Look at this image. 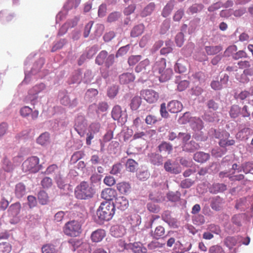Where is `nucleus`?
<instances>
[{
	"mask_svg": "<svg viewBox=\"0 0 253 253\" xmlns=\"http://www.w3.org/2000/svg\"><path fill=\"white\" fill-rule=\"evenodd\" d=\"M95 193L94 189L85 181H82L78 185L75 191L76 197L78 199L86 200L93 197Z\"/></svg>",
	"mask_w": 253,
	"mask_h": 253,
	"instance_id": "obj_1",
	"label": "nucleus"
},
{
	"mask_svg": "<svg viewBox=\"0 0 253 253\" xmlns=\"http://www.w3.org/2000/svg\"><path fill=\"white\" fill-rule=\"evenodd\" d=\"M115 212L114 203L103 202L97 211V214L100 220L108 221L111 219Z\"/></svg>",
	"mask_w": 253,
	"mask_h": 253,
	"instance_id": "obj_2",
	"label": "nucleus"
},
{
	"mask_svg": "<svg viewBox=\"0 0 253 253\" xmlns=\"http://www.w3.org/2000/svg\"><path fill=\"white\" fill-rule=\"evenodd\" d=\"M166 60L161 58L157 61L153 66L154 72H158L161 75L160 80L166 81L169 80L172 75V70L170 68L166 69Z\"/></svg>",
	"mask_w": 253,
	"mask_h": 253,
	"instance_id": "obj_3",
	"label": "nucleus"
},
{
	"mask_svg": "<svg viewBox=\"0 0 253 253\" xmlns=\"http://www.w3.org/2000/svg\"><path fill=\"white\" fill-rule=\"evenodd\" d=\"M40 160L36 156H32L28 158L22 164L23 171L27 172L36 173L42 168L39 164Z\"/></svg>",
	"mask_w": 253,
	"mask_h": 253,
	"instance_id": "obj_4",
	"label": "nucleus"
},
{
	"mask_svg": "<svg viewBox=\"0 0 253 253\" xmlns=\"http://www.w3.org/2000/svg\"><path fill=\"white\" fill-rule=\"evenodd\" d=\"M64 233L71 237H77L82 232L80 223L76 220H72L67 222L63 227Z\"/></svg>",
	"mask_w": 253,
	"mask_h": 253,
	"instance_id": "obj_5",
	"label": "nucleus"
},
{
	"mask_svg": "<svg viewBox=\"0 0 253 253\" xmlns=\"http://www.w3.org/2000/svg\"><path fill=\"white\" fill-rule=\"evenodd\" d=\"M141 96L149 103H154L159 98V94L153 89H145L141 91Z\"/></svg>",
	"mask_w": 253,
	"mask_h": 253,
	"instance_id": "obj_6",
	"label": "nucleus"
},
{
	"mask_svg": "<svg viewBox=\"0 0 253 253\" xmlns=\"http://www.w3.org/2000/svg\"><path fill=\"white\" fill-rule=\"evenodd\" d=\"M164 169L167 171L173 174H178L181 171L180 166L177 163L172 162L170 160L165 163Z\"/></svg>",
	"mask_w": 253,
	"mask_h": 253,
	"instance_id": "obj_7",
	"label": "nucleus"
},
{
	"mask_svg": "<svg viewBox=\"0 0 253 253\" xmlns=\"http://www.w3.org/2000/svg\"><path fill=\"white\" fill-rule=\"evenodd\" d=\"M100 196L103 199L107 201H111L117 198V193L114 189L106 188L102 191Z\"/></svg>",
	"mask_w": 253,
	"mask_h": 253,
	"instance_id": "obj_8",
	"label": "nucleus"
},
{
	"mask_svg": "<svg viewBox=\"0 0 253 253\" xmlns=\"http://www.w3.org/2000/svg\"><path fill=\"white\" fill-rule=\"evenodd\" d=\"M162 218L169 226L172 228H177L178 227V222L177 219L171 216V212L169 211H166L162 213Z\"/></svg>",
	"mask_w": 253,
	"mask_h": 253,
	"instance_id": "obj_9",
	"label": "nucleus"
},
{
	"mask_svg": "<svg viewBox=\"0 0 253 253\" xmlns=\"http://www.w3.org/2000/svg\"><path fill=\"white\" fill-rule=\"evenodd\" d=\"M114 205L115 206V208H117L121 211H125L128 207V201L126 197L120 196L116 198Z\"/></svg>",
	"mask_w": 253,
	"mask_h": 253,
	"instance_id": "obj_10",
	"label": "nucleus"
},
{
	"mask_svg": "<svg viewBox=\"0 0 253 253\" xmlns=\"http://www.w3.org/2000/svg\"><path fill=\"white\" fill-rule=\"evenodd\" d=\"M106 236V232L104 229H98L93 231L90 236V239L93 243L101 242Z\"/></svg>",
	"mask_w": 253,
	"mask_h": 253,
	"instance_id": "obj_11",
	"label": "nucleus"
},
{
	"mask_svg": "<svg viewBox=\"0 0 253 253\" xmlns=\"http://www.w3.org/2000/svg\"><path fill=\"white\" fill-rule=\"evenodd\" d=\"M182 107V103L176 100L171 101L168 104V109L172 113H177L180 112Z\"/></svg>",
	"mask_w": 253,
	"mask_h": 253,
	"instance_id": "obj_12",
	"label": "nucleus"
},
{
	"mask_svg": "<svg viewBox=\"0 0 253 253\" xmlns=\"http://www.w3.org/2000/svg\"><path fill=\"white\" fill-rule=\"evenodd\" d=\"M135 79L132 73H124L119 76V81L121 84H128L133 82Z\"/></svg>",
	"mask_w": 253,
	"mask_h": 253,
	"instance_id": "obj_13",
	"label": "nucleus"
},
{
	"mask_svg": "<svg viewBox=\"0 0 253 253\" xmlns=\"http://www.w3.org/2000/svg\"><path fill=\"white\" fill-rule=\"evenodd\" d=\"M210 158V155L208 153L204 152H197L194 154V160L200 163H204L207 162Z\"/></svg>",
	"mask_w": 253,
	"mask_h": 253,
	"instance_id": "obj_14",
	"label": "nucleus"
},
{
	"mask_svg": "<svg viewBox=\"0 0 253 253\" xmlns=\"http://www.w3.org/2000/svg\"><path fill=\"white\" fill-rule=\"evenodd\" d=\"M118 191L122 194H126L130 191L131 186L128 182L123 181L117 184Z\"/></svg>",
	"mask_w": 253,
	"mask_h": 253,
	"instance_id": "obj_15",
	"label": "nucleus"
},
{
	"mask_svg": "<svg viewBox=\"0 0 253 253\" xmlns=\"http://www.w3.org/2000/svg\"><path fill=\"white\" fill-rule=\"evenodd\" d=\"M21 209V206L19 202L11 204L8 210V214L12 216H17L19 214Z\"/></svg>",
	"mask_w": 253,
	"mask_h": 253,
	"instance_id": "obj_16",
	"label": "nucleus"
},
{
	"mask_svg": "<svg viewBox=\"0 0 253 253\" xmlns=\"http://www.w3.org/2000/svg\"><path fill=\"white\" fill-rule=\"evenodd\" d=\"M191 126L195 131H199L204 127L203 122L200 118H193L190 121Z\"/></svg>",
	"mask_w": 253,
	"mask_h": 253,
	"instance_id": "obj_17",
	"label": "nucleus"
},
{
	"mask_svg": "<svg viewBox=\"0 0 253 253\" xmlns=\"http://www.w3.org/2000/svg\"><path fill=\"white\" fill-rule=\"evenodd\" d=\"M182 148L184 151L192 152L199 149L200 145L195 141L191 140L188 143L184 144Z\"/></svg>",
	"mask_w": 253,
	"mask_h": 253,
	"instance_id": "obj_18",
	"label": "nucleus"
},
{
	"mask_svg": "<svg viewBox=\"0 0 253 253\" xmlns=\"http://www.w3.org/2000/svg\"><path fill=\"white\" fill-rule=\"evenodd\" d=\"M150 65V61L148 59H146L141 61L135 67V71L136 72H143V73H147V68Z\"/></svg>",
	"mask_w": 253,
	"mask_h": 253,
	"instance_id": "obj_19",
	"label": "nucleus"
},
{
	"mask_svg": "<svg viewBox=\"0 0 253 253\" xmlns=\"http://www.w3.org/2000/svg\"><path fill=\"white\" fill-rule=\"evenodd\" d=\"M223 199L219 196H216L213 198L211 204V208L212 210L218 211L221 209Z\"/></svg>",
	"mask_w": 253,
	"mask_h": 253,
	"instance_id": "obj_20",
	"label": "nucleus"
},
{
	"mask_svg": "<svg viewBox=\"0 0 253 253\" xmlns=\"http://www.w3.org/2000/svg\"><path fill=\"white\" fill-rule=\"evenodd\" d=\"M181 77L177 76L175 79V83L177 84V89L179 91L184 90L189 85V83L186 80L181 81Z\"/></svg>",
	"mask_w": 253,
	"mask_h": 253,
	"instance_id": "obj_21",
	"label": "nucleus"
},
{
	"mask_svg": "<svg viewBox=\"0 0 253 253\" xmlns=\"http://www.w3.org/2000/svg\"><path fill=\"white\" fill-rule=\"evenodd\" d=\"M222 50V46L220 45L215 46H206L205 50L209 55H213L217 54Z\"/></svg>",
	"mask_w": 253,
	"mask_h": 253,
	"instance_id": "obj_22",
	"label": "nucleus"
},
{
	"mask_svg": "<svg viewBox=\"0 0 253 253\" xmlns=\"http://www.w3.org/2000/svg\"><path fill=\"white\" fill-rule=\"evenodd\" d=\"M144 28V25L142 24L134 26L131 31V37L135 38L140 36L143 33Z\"/></svg>",
	"mask_w": 253,
	"mask_h": 253,
	"instance_id": "obj_23",
	"label": "nucleus"
},
{
	"mask_svg": "<svg viewBox=\"0 0 253 253\" xmlns=\"http://www.w3.org/2000/svg\"><path fill=\"white\" fill-rule=\"evenodd\" d=\"M15 193L18 198L22 197L26 194V187L22 183H19L15 186Z\"/></svg>",
	"mask_w": 253,
	"mask_h": 253,
	"instance_id": "obj_24",
	"label": "nucleus"
},
{
	"mask_svg": "<svg viewBox=\"0 0 253 253\" xmlns=\"http://www.w3.org/2000/svg\"><path fill=\"white\" fill-rule=\"evenodd\" d=\"M49 133L45 132L42 133L37 139V142L41 145H45L49 141Z\"/></svg>",
	"mask_w": 253,
	"mask_h": 253,
	"instance_id": "obj_25",
	"label": "nucleus"
},
{
	"mask_svg": "<svg viewBox=\"0 0 253 253\" xmlns=\"http://www.w3.org/2000/svg\"><path fill=\"white\" fill-rule=\"evenodd\" d=\"M130 248L134 253H146L147 249L140 243H134L130 245Z\"/></svg>",
	"mask_w": 253,
	"mask_h": 253,
	"instance_id": "obj_26",
	"label": "nucleus"
},
{
	"mask_svg": "<svg viewBox=\"0 0 253 253\" xmlns=\"http://www.w3.org/2000/svg\"><path fill=\"white\" fill-rule=\"evenodd\" d=\"M165 233V230L164 227L161 225L157 226L154 232L152 233V236L153 238L159 239L163 238Z\"/></svg>",
	"mask_w": 253,
	"mask_h": 253,
	"instance_id": "obj_27",
	"label": "nucleus"
},
{
	"mask_svg": "<svg viewBox=\"0 0 253 253\" xmlns=\"http://www.w3.org/2000/svg\"><path fill=\"white\" fill-rule=\"evenodd\" d=\"M137 167L138 163L131 159H128L126 164V169L130 172H134L135 171Z\"/></svg>",
	"mask_w": 253,
	"mask_h": 253,
	"instance_id": "obj_28",
	"label": "nucleus"
},
{
	"mask_svg": "<svg viewBox=\"0 0 253 253\" xmlns=\"http://www.w3.org/2000/svg\"><path fill=\"white\" fill-rule=\"evenodd\" d=\"M159 150L160 152H165L170 154L172 150V146L169 143L163 141L158 146Z\"/></svg>",
	"mask_w": 253,
	"mask_h": 253,
	"instance_id": "obj_29",
	"label": "nucleus"
},
{
	"mask_svg": "<svg viewBox=\"0 0 253 253\" xmlns=\"http://www.w3.org/2000/svg\"><path fill=\"white\" fill-rule=\"evenodd\" d=\"M112 117L114 120L119 121L122 116V108L119 105L115 106L112 111Z\"/></svg>",
	"mask_w": 253,
	"mask_h": 253,
	"instance_id": "obj_30",
	"label": "nucleus"
},
{
	"mask_svg": "<svg viewBox=\"0 0 253 253\" xmlns=\"http://www.w3.org/2000/svg\"><path fill=\"white\" fill-rule=\"evenodd\" d=\"M124 228L119 226H115L111 229L112 235L116 238L122 237L124 235Z\"/></svg>",
	"mask_w": 253,
	"mask_h": 253,
	"instance_id": "obj_31",
	"label": "nucleus"
},
{
	"mask_svg": "<svg viewBox=\"0 0 253 253\" xmlns=\"http://www.w3.org/2000/svg\"><path fill=\"white\" fill-rule=\"evenodd\" d=\"M38 198L39 203L42 205L47 204L48 202V195L44 191H41L38 193Z\"/></svg>",
	"mask_w": 253,
	"mask_h": 253,
	"instance_id": "obj_32",
	"label": "nucleus"
},
{
	"mask_svg": "<svg viewBox=\"0 0 253 253\" xmlns=\"http://www.w3.org/2000/svg\"><path fill=\"white\" fill-rule=\"evenodd\" d=\"M181 193L179 191L169 192L167 194L168 199L171 202H177L179 200Z\"/></svg>",
	"mask_w": 253,
	"mask_h": 253,
	"instance_id": "obj_33",
	"label": "nucleus"
},
{
	"mask_svg": "<svg viewBox=\"0 0 253 253\" xmlns=\"http://www.w3.org/2000/svg\"><path fill=\"white\" fill-rule=\"evenodd\" d=\"M107 55H108V53L106 51H105V50L101 51L96 58V59H95L96 63H97L99 65H102L104 63L105 59L107 58Z\"/></svg>",
	"mask_w": 253,
	"mask_h": 253,
	"instance_id": "obj_34",
	"label": "nucleus"
},
{
	"mask_svg": "<svg viewBox=\"0 0 253 253\" xmlns=\"http://www.w3.org/2000/svg\"><path fill=\"white\" fill-rule=\"evenodd\" d=\"M155 7V4L154 3H150L147 5L141 13V15L142 17H146L151 14L153 11Z\"/></svg>",
	"mask_w": 253,
	"mask_h": 253,
	"instance_id": "obj_35",
	"label": "nucleus"
},
{
	"mask_svg": "<svg viewBox=\"0 0 253 253\" xmlns=\"http://www.w3.org/2000/svg\"><path fill=\"white\" fill-rule=\"evenodd\" d=\"M141 103V98L139 96H134L131 100L130 106L133 110H136Z\"/></svg>",
	"mask_w": 253,
	"mask_h": 253,
	"instance_id": "obj_36",
	"label": "nucleus"
},
{
	"mask_svg": "<svg viewBox=\"0 0 253 253\" xmlns=\"http://www.w3.org/2000/svg\"><path fill=\"white\" fill-rule=\"evenodd\" d=\"M149 198L151 200L156 202H162L165 200V197L160 192L150 194Z\"/></svg>",
	"mask_w": 253,
	"mask_h": 253,
	"instance_id": "obj_37",
	"label": "nucleus"
},
{
	"mask_svg": "<svg viewBox=\"0 0 253 253\" xmlns=\"http://www.w3.org/2000/svg\"><path fill=\"white\" fill-rule=\"evenodd\" d=\"M53 184L52 180L49 177H44L41 182V185L43 189H47L51 187Z\"/></svg>",
	"mask_w": 253,
	"mask_h": 253,
	"instance_id": "obj_38",
	"label": "nucleus"
},
{
	"mask_svg": "<svg viewBox=\"0 0 253 253\" xmlns=\"http://www.w3.org/2000/svg\"><path fill=\"white\" fill-rule=\"evenodd\" d=\"M11 249V245L8 242L0 243V253H9Z\"/></svg>",
	"mask_w": 253,
	"mask_h": 253,
	"instance_id": "obj_39",
	"label": "nucleus"
},
{
	"mask_svg": "<svg viewBox=\"0 0 253 253\" xmlns=\"http://www.w3.org/2000/svg\"><path fill=\"white\" fill-rule=\"evenodd\" d=\"M42 251V253H57L54 246L51 244H46L43 246Z\"/></svg>",
	"mask_w": 253,
	"mask_h": 253,
	"instance_id": "obj_40",
	"label": "nucleus"
},
{
	"mask_svg": "<svg viewBox=\"0 0 253 253\" xmlns=\"http://www.w3.org/2000/svg\"><path fill=\"white\" fill-rule=\"evenodd\" d=\"M240 113V108L237 105H234L231 106L230 111V115L231 118H237Z\"/></svg>",
	"mask_w": 253,
	"mask_h": 253,
	"instance_id": "obj_41",
	"label": "nucleus"
},
{
	"mask_svg": "<svg viewBox=\"0 0 253 253\" xmlns=\"http://www.w3.org/2000/svg\"><path fill=\"white\" fill-rule=\"evenodd\" d=\"M55 180L57 184L58 187L60 189H63L64 188L66 184L65 182L61 175L60 173H58L56 175L55 178Z\"/></svg>",
	"mask_w": 253,
	"mask_h": 253,
	"instance_id": "obj_42",
	"label": "nucleus"
},
{
	"mask_svg": "<svg viewBox=\"0 0 253 253\" xmlns=\"http://www.w3.org/2000/svg\"><path fill=\"white\" fill-rule=\"evenodd\" d=\"M214 193L221 192L226 190V186L223 183H215L212 185Z\"/></svg>",
	"mask_w": 253,
	"mask_h": 253,
	"instance_id": "obj_43",
	"label": "nucleus"
},
{
	"mask_svg": "<svg viewBox=\"0 0 253 253\" xmlns=\"http://www.w3.org/2000/svg\"><path fill=\"white\" fill-rule=\"evenodd\" d=\"M81 253H90L91 248L89 243L87 242H83L79 249Z\"/></svg>",
	"mask_w": 253,
	"mask_h": 253,
	"instance_id": "obj_44",
	"label": "nucleus"
},
{
	"mask_svg": "<svg viewBox=\"0 0 253 253\" xmlns=\"http://www.w3.org/2000/svg\"><path fill=\"white\" fill-rule=\"evenodd\" d=\"M225 245L231 249L235 246L237 243V240L233 237H227L224 240Z\"/></svg>",
	"mask_w": 253,
	"mask_h": 253,
	"instance_id": "obj_45",
	"label": "nucleus"
},
{
	"mask_svg": "<svg viewBox=\"0 0 253 253\" xmlns=\"http://www.w3.org/2000/svg\"><path fill=\"white\" fill-rule=\"evenodd\" d=\"M123 168V165L121 163L116 164L113 166L110 173L113 175H117L119 173H121Z\"/></svg>",
	"mask_w": 253,
	"mask_h": 253,
	"instance_id": "obj_46",
	"label": "nucleus"
},
{
	"mask_svg": "<svg viewBox=\"0 0 253 253\" xmlns=\"http://www.w3.org/2000/svg\"><path fill=\"white\" fill-rule=\"evenodd\" d=\"M242 170L245 173H248L253 170V162H248L242 164Z\"/></svg>",
	"mask_w": 253,
	"mask_h": 253,
	"instance_id": "obj_47",
	"label": "nucleus"
},
{
	"mask_svg": "<svg viewBox=\"0 0 253 253\" xmlns=\"http://www.w3.org/2000/svg\"><path fill=\"white\" fill-rule=\"evenodd\" d=\"M237 50V47L235 45H232L227 47L224 51V55L225 56L229 57L232 56L235 54V52Z\"/></svg>",
	"mask_w": 253,
	"mask_h": 253,
	"instance_id": "obj_48",
	"label": "nucleus"
},
{
	"mask_svg": "<svg viewBox=\"0 0 253 253\" xmlns=\"http://www.w3.org/2000/svg\"><path fill=\"white\" fill-rule=\"evenodd\" d=\"M174 70L176 72L183 73L186 72V67L178 60L174 66Z\"/></svg>",
	"mask_w": 253,
	"mask_h": 253,
	"instance_id": "obj_49",
	"label": "nucleus"
},
{
	"mask_svg": "<svg viewBox=\"0 0 253 253\" xmlns=\"http://www.w3.org/2000/svg\"><path fill=\"white\" fill-rule=\"evenodd\" d=\"M151 161L155 165H159L162 163V156L159 154L153 153L151 155Z\"/></svg>",
	"mask_w": 253,
	"mask_h": 253,
	"instance_id": "obj_50",
	"label": "nucleus"
},
{
	"mask_svg": "<svg viewBox=\"0 0 253 253\" xmlns=\"http://www.w3.org/2000/svg\"><path fill=\"white\" fill-rule=\"evenodd\" d=\"M171 42L169 41L166 42V46L163 47L160 51L161 54H167L172 51Z\"/></svg>",
	"mask_w": 253,
	"mask_h": 253,
	"instance_id": "obj_51",
	"label": "nucleus"
},
{
	"mask_svg": "<svg viewBox=\"0 0 253 253\" xmlns=\"http://www.w3.org/2000/svg\"><path fill=\"white\" fill-rule=\"evenodd\" d=\"M141 59V55H132L128 59V63L129 66H133Z\"/></svg>",
	"mask_w": 253,
	"mask_h": 253,
	"instance_id": "obj_52",
	"label": "nucleus"
},
{
	"mask_svg": "<svg viewBox=\"0 0 253 253\" xmlns=\"http://www.w3.org/2000/svg\"><path fill=\"white\" fill-rule=\"evenodd\" d=\"M45 88V85L43 84H40L35 85L30 90L31 94H37L42 90Z\"/></svg>",
	"mask_w": 253,
	"mask_h": 253,
	"instance_id": "obj_53",
	"label": "nucleus"
},
{
	"mask_svg": "<svg viewBox=\"0 0 253 253\" xmlns=\"http://www.w3.org/2000/svg\"><path fill=\"white\" fill-rule=\"evenodd\" d=\"M181 138L182 141L183 145L188 143V141L191 138V135L188 133L179 132L178 135V139Z\"/></svg>",
	"mask_w": 253,
	"mask_h": 253,
	"instance_id": "obj_54",
	"label": "nucleus"
},
{
	"mask_svg": "<svg viewBox=\"0 0 253 253\" xmlns=\"http://www.w3.org/2000/svg\"><path fill=\"white\" fill-rule=\"evenodd\" d=\"M121 16V14L118 12L110 13L107 18V21L111 23L117 21Z\"/></svg>",
	"mask_w": 253,
	"mask_h": 253,
	"instance_id": "obj_55",
	"label": "nucleus"
},
{
	"mask_svg": "<svg viewBox=\"0 0 253 253\" xmlns=\"http://www.w3.org/2000/svg\"><path fill=\"white\" fill-rule=\"evenodd\" d=\"M104 183L107 186L111 187L116 183L115 179L112 176H106L103 180Z\"/></svg>",
	"mask_w": 253,
	"mask_h": 253,
	"instance_id": "obj_56",
	"label": "nucleus"
},
{
	"mask_svg": "<svg viewBox=\"0 0 253 253\" xmlns=\"http://www.w3.org/2000/svg\"><path fill=\"white\" fill-rule=\"evenodd\" d=\"M208 108L211 111H216L218 108V104L213 99L209 100L207 103Z\"/></svg>",
	"mask_w": 253,
	"mask_h": 253,
	"instance_id": "obj_57",
	"label": "nucleus"
},
{
	"mask_svg": "<svg viewBox=\"0 0 253 253\" xmlns=\"http://www.w3.org/2000/svg\"><path fill=\"white\" fill-rule=\"evenodd\" d=\"M209 253H225L222 247L218 245L211 247L209 250Z\"/></svg>",
	"mask_w": 253,
	"mask_h": 253,
	"instance_id": "obj_58",
	"label": "nucleus"
},
{
	"mask_svg": "<svg viewBox=\"0 0 253 253\" xmlns=\"http://www.w3.org/2000/svg\"><path fill=\"white\" fill-rule=\"evenodd\" d=\"M100 128V124L97 122L92 123L89 126V130L91 132L93 133L99 132Z\"/></svg>",
	"mask_w": 253,
	"mask_h": 253,
	"instance_id": "obj_59",
	"label": "nucleus"
},
{
	"mask_svg": "<svg viewBox=\"0 0 253 253\" xmlns=\"http://www.w3.org/2000/svg\"><path fill=\"white\" fill-rule=\"evenodd\" d=\"M149 211L154 213H158L160 211V207L153 203H148L147 206Z\"/></svg>",
	"mask_w": 253,
	"mask_h": 253,
	"instance_id": "obj_60",
	"label": "nucleus"
},
{
	"mask_svg": "<svg viewBox=\"0 0 253 253\" xmlns=\"http://www.w3.org/2000/svg\"><path fill=\"white\" fill-rule=\"evenodd\" d=\"M248 55L244 50H239L233 55V58L235 60H238L240 58H246Z\"/></svg>",
	"mask_w": 253,
	"mask_h": 253,
	"instance_id": "obj_61",
	"label": "nucleus"
},
{
	"mask_svg": "<svg viewBox=\"0 0 253 253\" xmlns=\"http://www.w3.org/2000/svg\"><path fill=\"white\" fill-rule=\"evenodd\" d=\"M194 183V181L190 179H185L182 180L180 183V186L182 188H188Z\"/></svg>",
	"mask_w": 253,
	"mask_h": 253,
	"instance_id": "obj_62",
	"label": "nucleus"
},
{
	"mask_svg": "<svg viewBox=\"0 0 253 253\" xmlns=\"http://www.w3.org/2000/svg\"><path fill=\"white\" fill-rule=\"evenodd\" d=\"M118 93V88L115 86H111L108 90V95L110 98H114Z\"/></svg>",
	"mask_w": 253,
	"mask_h": 253,
	"instance_id": "obj_63",
	"label": "nucleus"
},
{
	"mask_svg": "<svg viewBox=\"0 0 253 253\" xmlns=\"http://www.w3.org/2000/svg\"><path fill=\"white\" fill-rule=\"evenodd\" d=\"M28 201V205L30 208H33L36 206L37 204V199L35 197L33 196H28L27 197Z\"/></svg>",
	"mask_w": 253,
	"mask_h": 253,
	"instance_id": "obj_64",
	"label": "nucleus"
}]
</instances>
